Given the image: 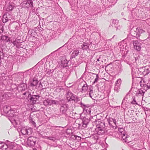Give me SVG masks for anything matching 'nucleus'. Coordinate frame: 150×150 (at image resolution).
<instances>
[{"label": "nucleus", "mask_w": 150, "mask_h": 150, "mask_svg": "<svg viewBox=\"0 0 150 150\" xmlns=\"http://www.w3.org/2000/svg\"><path fill=\"white\" fill-rule=\"evenodd\" d=\"M15 108H13L12 110L10 107L9 106L5 105L3 108V110L4 112L5 113H8L9 111L13 112H11L9 114V116L12 117L13 120L12 123L15 129L18 132V129L19 128V116L18 113L16 111V112Z\"/></svg>", "instance_id": "nucleus-1"}, {"label": "nucleus", "mask_w": 150, "mask_h": 150, "mask_svg": "<svg viewBox=\"0 0 150 150\" xmlns=\"http://www.w3.org/2000/svg\"><path fill=\"white\" fill-rule=\"evenodd\" d=\"M138 57H134L131 59V61L130 62L129 65L132 67V82L134 81V78L139 77L140 72L139 69L137 68V62L138 59Z\"/></svg>", "instance_id": "nucleus-2"}, {"label": "nucleus", "mask_w": 150, "mask_h": 150, "mask_svg": "<svg viewBox=\"0 0 150 150\" xmlns=\"http://www.w3.org/2000/svg\"><path fill=\"white\" fill-rule=\"evenodd\" d=\"M27 90V85L26 84L22 83L19 84L20 97H21V96L22 95L23 96L21 98H25L26 96V94H28V95H29L28 92H27L25 91V90Z\"/></svg>", "instance_id": "nucleus-3"}, {"label": "nucleus", "mask_w": 150, "mask_h": 150, "mask_svg": "<svg viewBox=\"0 0 150 150\" xmlns=\"http://www.w3.org/2000/svg\"><path fill=\"white\" fill-rule=\"evenodd\" d=\"M66 97L69 101L74 100L75 102H77L79 100L77 96L71 92L68 93Z\"/></svg>", "instance_id": "nucleus-4"}, {"label": "nucleus", "mask_w": 150, "mask_h": 150, "mask_svg": "<svg viewBox=\"0 0 150 150\" xmlns=\"http://www.w3.org/2000/svg\"><path fill=\"white\" fill-rule=\"evenodd\" d=\"M36 141V138L34 137H30L28 139L27 144L29 146H34Z\"/></svg>", "instance_id": "nucleus-5"}, {"label": "nucleus", "mask_w": 150, "mask_h": 150, "mask_svg": "<svg viewBox=\"0 0 150 150\" xmlns=\"http://www.w3.org/2000/svg\"><path fill=\"white\" fill-rule=\"evenodd\" d=\"M69 109V105L66 104H62L61 105L60 111L63 114H66L67 110Z\"/></svg>", "instance_id": "nucleus-6"}, {"label": "nucleus", "mask_w": 150, "mask_h": 150, "mask_svg": "<svg viewBox=\"0 0 150 150\" xmlns=\"http://www.w3.org/2000/svg\"><path fill=\"white\" fill-rule=\"evenodd\" d=\"M133 44L134 45V49L139 51L141 49V43L138 42L137 40H134L133 41Z\"/></svg>", "instance_id": "nucleus-7"}, {"label": "nucleus", "mask_w": 150, "mask_h": 150, "mask_svg": "<svg viewBox=\"0 0 150 150\" xmlns=\"http://www.w3.org/2000/svg\"><path fill=\"white\" fill-rule=\"evenodd\" d=\"M21 132L22 134L25 135L31 134L32 132V130L30 128H29L28 129L24 127L21 129Z\"/></svg>", "instance_id": "nucleus-8"}, {"label": "nucleus", "mask_w": 150, "mask_h": 150, "mask_svg": "<svg viewBox=\"0 0 150 150\" xmlns=\"http://www.w3.org/2000/svg\"><path fill=\"white\" fill-rule=\"evenodd\" d=\"M80 105L83 108L84 112L85 111L87 114H89L90 113L91 111L89 107L83 104L81 102Z\"/></svg>", "instance_id": "nucleus-9"}, {"label": "nucleus", "mask_w": 150, "mask_h": 150, "mask_svg": "<svg viewBox=\"0 0 150 150\" xmlns=\"http://www.w3.org/2000/svg\"><path fill=\"white\" fill-rule=\"evenodd\" d=\"M96 127L98 131H103V133L104 132V129L105 127V125L104 122H99V124L97 125Z\"/></svg>", "instance_id": "nucleus-10"}, {"label": "nucleus", "mask_w": 150, "mask_h": 150, "mask_svg": "<svg viewBox=\"0 0 150 150\" xmlns=\"http://www.w3.org/2000/svg\"><path fill=\"white\" fill-rule=\"evenodd\" d=\"M79 53V50L78 49H74L71 55L70 59H72L73 58H75L78 55Z\"/></svg>", "instance_id": "nucleus-11"}, {"label": "nucleus", "mask_w": 150, "mask_h": 150, "mask_svg": "<svg viewBox=\"0 0 150 150\" xmlns=\"http://www.w3.org/2000/svg\"><path fill=\"white\" fill-rule=\"evenodd\" d=\"M11 42L12 43L13 45L17 47H19V39L14 37L11 39Z\"/></svg>", "instance_id": "nucleus-12"}, {"label": "nucleus", "mask_w": 150, "mask_h": 150, "mask_svg": "<svg viewBox=\"0 0 150 150\" xmlns=\"http://www.w3.org/2000/svg\"><path fill=\"white\" fill-rule=\"evenodd\" d=\"M33 3L31 0H28V1H24L22 3V5L26 7H29V6H33Z\"/></svg>", "instance_id": "nucleus-13"}, {"label": "nucleus", "mask_w": 150, "mask_h": 150, "mask_svg": "<svg viewBox=\"0 0 150 150\" xmlns=\"http://www.w3.org/2000/svg\"><path fill=\"white\" fill-rule=\"evenodd\" d=\"M88 90V93L89 94V96L91 98H93L95 97L94 96V93L93 91V87L92 86H90Z\"/></svg>", "instance_id": "nucleus-14"}, {"label": "nucleus", "mask_w": 150, "mask_h": 150, "mask_svg": "<svg viewBox=\"0 0 150 150\" xmlns=\"http://www.w3.org/2000/svg\"><path fill=\"white\" fill-rule=\"evenodd\" d=\"M39 98V95H32L30 98V100L33 103H35L36 101L38 100Z\"/></svg>", "instance_id": "nucleus-15"}, {"label": "nucleus", "mask_w": 150, "mask_h": 150, "mask_svg": "<svg viewBox=\"0 0 150 150\" xmlns=\"http://www.w3.org/2000/svg\"><path fill=\"white\" fill-rule=\"evenodd\" d=\"M136 33V37H139L140 36V34L145 32L142 29L140 28H136L135 31Z\"/></svg>", "instance_id": "nucleus-16"}, {"label": "nucleus", "mask_w": 150, "mask_h": 150, "mask_svg": "<svg viewBox=\"0 0 150 150\" xmlns=\"http://www.w3.org/2000/svg\"><path fill=\"white\" fill-rule=\"evenodd\" d=\"M38 81L37 79L34 78L33 79L32 82L30 83V86H35L38 84Z\"/></svg>", "instance_id": "nucleus-17"}, {"label": "nucleus", "mask_w": 150, "mask_h": 150, "mask_svg": "<svg viewBox=\"0 0 150 150\" xmlns=\"http://www.w3.org/2000/svg\"><path fill=\"white\" fill-rule=\"evenodd\" d=\"M84 83H85V84L83 83V85L82 86V91L85 92L86 91H87L88 92V90L89 88V87L90 86H88L86 83L85 82H84Z\"/></svg>", "instance_id": "nucleus-18"}, {"label": "nucleus", "mask_w": 150, "mask_h": 150, "mask_svg": "<svg viewBox=\"0 0 150 150\" xmlns=\"http://www.w3.org/2000/svg\"><path fill=\"white\" fill-rule=\"evenodd\" d=\"M67 146L63 143L61 145H58L56 147H58L61 150H67Z\"/></svg>", "instance_id": "nucleus-19"}, {"label": "nucleus", "mask_w": 150, "mask_h": 150, "mask_svg": "<svg viewBox=\"0 0 150 150\" xmlns=\"http://www.w3.org/2000/svg\"><path fill=\"white\" fill-rule=\"evenodd\" d=\"M14 7L13 5L11 3L9 4L7 6H6V11H12Z\"/></svg>", "instance_id": "nucleus-20"}, {"label": "nucleus", "mask_w": 150, "mask_h": 150, "mask_svg": "<svg viewBox=\"0 0 150 150\" xmlns=\"http://www.w3.org/2000/svg\"><path fill=\"white\" fill-rule=\"evenodd\" d=\"M36 29L37 28H35L34 29H30L28 31L29 34H30L31 36L35 35L37 33Z\"/></svg>", "instance_id": "nucleus-21"}, {"label": "nucleus", "mask_w": 150, "mask_h": 150, "mask_svg": "<svg viewBox=\"0 0 150 150\" xmlns=\"http://www.w3.org/2000/svg\"><path fill=\"white\" fill-rule=\"evenodd\" d=\"M89 44L88 43H84L81 46L82 49L85 50L89 49Z\"/></svg>", "instance_id": "nucleus-22"}, {"label": "nucleus", "mask_w": 150, "mask_h": 150, "mask_svg": "<svg viewBox=\"0 0 150 150\" xmlns=\"http://www.w3.org/2000/svg\"><path fill=\"white\" fill-rule=\"evenodd\" d=\"M51 100L47 99L43 101V104L45 106L51 105Z\"/></svg>", "instance_id": "nucleus-23"}, {"label": "nucleus", "mask_w": 150, "mask_h": 150, "mask_svg": "<svg viewBox=\"0 0 150 150\" xmlns=\"http://www.w3.org/2000/svg\"><path fill=\"white\" fill-rule=\"evenodd\" d=\"M120 135H121V137L123 141H124V142H128V140L127 139V135L126 136V134H125L124 133H121V134H120Z\"/></svg>", "instance_id": "nucleus-24"}, {"label": "nucleus", "mask_w": 150, "mask_h": 150, "mask_svg": "<svg viewBox=\"0 0 150 150\" xmlns=\"http://www.w3.org/2000/svg\"><path fill=\"white\" fill-rule=\"evenodd\" d=\"M140 146V145L139 143H135L132 149L133 150H139L141 148Z\"/></svg>", "instance_id": "nucleus-25"}, {"label": "nucleus", "mask_w": 150, "mask_h": 150, "mask_svg": "<svg viewBox=\"0 0 150 150\" xmlns=\"http://www.w3.org/2000/svg\"><path fill=\"white\" fill-rule=\"evenodd\" d=\"M27 73L26 72H19V77L21 78V80L23 79L27 76Z\"/></svg>", "instance_id": "nucleus-26"}, {"label": "nucleus", "mask_w": 150, "mask_h": 150, "mask_svg": "<svg viewBox=\"0 0 150 150\" xmlns=\"http://www.w3.org/2000/svg\"><path fill=\"white\" fill-rule=\"evenodd\" d=\"M144 93L145 91H144L142 89H139L138 91H137L136 95V96H138L139 94H140L142 96H143L144 95Z\"/></svg>", "instance_id": "nucleus-27"}, {"label": "nucleus", "mask_w": 150, "mask_h": 150, "mask_svg": "<svg viewBox=\"0 0 150 150\" xmlns=\"http://www.w3.org/2000/svg\"><path fill=\"white\" fill-rule=\"evenodd\" d=\"M135 142L134 141H132L129 142L128 141V142L127 143H128V145L129 146L132 148H133L135 144Z\"/></svg>", "instance_id": "nucleus-28"}, {"label": "nucleus", "mask_w": 150, "mask_h": 150, "mask_svg": "<svg viewBox=\"0 0 150 150\" xmlns=\"http://www.w3.org/2000/svg\"><path fill=\"white\" fill-rule=\"evenodd\" d=\"M150 71L149 69L146 67L144 72L143 73L142 75L144 76L147 75L149 73Z\"/></svg>", "instance_id": "nucleus-29"}, {"label": "nucleus", "mask_w": 150, "mask_h": 150, "mask_svg": "<svg viewBox=\"0 0 150 150\" xmlns=\"http://www.w3.org/2000/svg\"><path fill=\"white\" fill-rule=\"evenodd\" d=\"M62 127L60 126H56L52 127V129L57 131V132H59V131H61L60 128H62Z\"/></svg>", "instance_id": "nucleus-30"}, {"label": "nucleus", "mask_w": 150, "mask_h": 150, "mask_svg": "<svg viewBox=\"0 0 150 150\" xmlns=\"http://www.w3.org/2000/svg\"><path fill=\"white\" fill-rule=\"evenodd\" d=\"M120 89V86L119 84H116L114 87V90L115 91L118 92Z\"/></svg>", "instance_id": "nucleus-31"}, {"label": "nucleus", "mask_w": 150, "mask_h": 150, "mask_svg": "<svg viewBox=\"0 0 150 150\" xmlns=\"http://www.w3.org/2000/svg\"><path fill=\"white\" fill-rule=\"evenodd\" d=\"M51 71V70L47 69V70L46 71V75L47 76H48L52 75V71Z\"/></svg>", "instance_id": "nucleus-32"}, {"label": "nucleus", "mask_w": 150, "mask_h": 150, "mask_svg": "<svg viewBox=\"0 0 150 150\" xmlns=\"http://www.w3.org/2000/svg\"><path fill=\"white\" fill-rule=\"evenodd\" d=\"M146 67H142L141 68H140L139 69V71L140 72V75L142 74L143 72H144Z\"/></svg>", "instance_id": "nucleus-33"}, {"label": "nucleus", "mask_w": 150, "mask_h": 150, "mask_svg": "<svg viewBox=\"0 0 150 150\" xmlns=\"http://www.w3.org/2000/svg\"><path fill=\"white\" fill-rule=\"evenodd\" d=\"M93 74L96 75V78L95 79L93 83V84H94L95 83L97 82L99 80V76L98 74Z\"/></svg>", "instance_id": "nucleus-34"}, {"label": "nucleus", "mask_w": 150, "mask_h": 150, "mask_svg": "<svg viewBox=\"0 0 150 150\" xmlns=\"http://www.w3.org/2000/svg\"><path fill=\"white\" fill-rule=\"evenodd\" d=\"M89 121V120L88 119L86 118V117H84L82 122L88 124Z\"/></svg>", "instance_id": "nucleus-35"}, {"label": "nucleus", "mask_w": 150, "mask_h": 150, "mask_svg": "<svg viewBox=\"0 0 150 150\" xmlns=\"http://www.w3.org/2000/svg\"><path fill=\"white\" fill-rule=\"evenodd\" d=\"M61 62L63 67H66L67 65V60H64Z\"/></svg>", "instance_id": "nucleus-36"}, {"label": "nucleus", "mask_w": 150, "mask_h": 150, "mask_svg": "<svg viewBox=\"0 0 150 150\" xmlns=\"http://www.w3.org/2000/svg\"><path fill=\"white\" fill-rule=\"evenodd\" d=\"M73 139L76 140L78 141H79L81 140V138L76 135H74Z\"/></svg>", "instance_id": "nucleus-37"}, {"label": "nucleus", "mask_w": 150, "mask_h": 150, "mask_svg": "<svg viewBox=\"0 0 150 150\" xmlns=\"http://www.w3.org/2000/svg\"><path fill=\"white\" fill-rule=\"evenodd\" d=\"M3 25L2 23H0V33H3Z\"/></svg>", "instance_id": "nucleus-38"}, {"label": "nucleus", "mask_w": 150, "mask_h": 150, "mask_svg": "<svg viewBox=\"0 0 150 150\" xmlns=\"http://www.w3.org/2000/svg\"><path fill=\"white\" fill-rule=\"evenodd\" d=\"M6 37L7 38H6L5 41L6 42H11V39H12V38H10L7 36H6Z\"/></svg>", "instance_id": "nucleus-39"}, {"label": "nucleus", "mask_w": 150, "mask_h": 150, "mask_svg": "<svg viewBox=\"0 0 150 150\" xmlns=\"http://www.w3.org/2000/svg\"><path fill=\"white\" fill-rule=\"evenodd\" d=\"M20 141L21 142V143L23 145H25L26 144V142L24 139L21 138Z\"/></svg>", "instance_id": "nucleus-40"}, {"label": "nucleus", "mask_w": 150, "mask_h": 150, "mask_svg": "<svg viewBox=\"0 0 150 150\" xmlns=\"http://www.w3.org/2000/svg\"><path fill=\"white\" fill-rule=\"evenodd\" d=\"M126 55H123L122 56V59L124 60L125 62H127L129 60L128 59H127L126 58Z\"/></svg>", "instance_id": "nucleus-41"}, {"label": "nucleus", "mask_w": 150, "mask_h": 150, "mask_svg": "<svg viewBox=\"0 0 150 150\" xmlns=\"http://www.w3.org/2000/svg\"><path fill=\"white\" fill-rule=\"evenodd\" d=\"M121 79H119L117 80L116 81V82L115 83V84H119V85L120 86V84L121 83Z\"/></svg>", "instance_id": "nucleus-42"}, {"label": "nucleus", "mask_w": 150, "mask_h": 150, "mask_svg": "<svg viewBox=\"0 0 150 150\" xmlns=\"http://www.w3.org/2000/svg\"><path fill=\"white\" fill-rule=\"evenodd\" d=\"M58 103V102L56 100H51V105L52 104H57Z\"/></svg>", "instance_id": "nucleus-43"}, {"label": "nucleus", "mask_w": 150, "mask_h": 150, "mask_svg": "<svg viewBox=\"0 0 150 150\" xmlns=\"http://www.w3.org/2000/svg\"><path fill=\"white\" fill-rule=\"evenodd\" d=\"M6 38V36L2 35L1 36V40L2 41H5Z\"/></svg>", "instance_id": "nucleus-44"}, {"label": "nucleus", "mask_w": 150, "mask_h": 150, "mask_svg": "<svg viewBox=\"0 0 150 150\" xmlns=\"http://www.w3.org/2000/svg\"><path fill=\"white\" fill-rule=\"evenodd\" d=\"M110 3L113 4H115L117 0H108Z\"/></svg>", "instance_id": "nucleus-45"}, {"label": "nucleus", "mask_w": 150, "mask_h": 150, "mask_svg": "<svg viewBox=\"0 0 150 150\" xmlns=\"http://www.w3.org/2000/svg\"><path fill=\"white\" fill-rule=\"evenodd\" d=\"M4 57L3 53L1 51H0V59H3Z\"/></svg>", "instance_id": "nucleus-46"}, {"label": "nucleus", "mask_w": 150, "mask_h": 150, "mask_svg": "<svg viewBox=\"0 0 150 150\" xmlns=\"http://www.w3.org/2000/svg\"><path fill=\"white\" fill-rule=\"evenodd\" d=\"M5 143L2 142L0 143V150H1L3 148Z\"/></svg>", "instance_id": "nucleus-47"}, {"label": "nucleus", "mask_w": 150, "mask_h": 150, "mask_svg": "<svg viewBox=\"0 0 150 150\" xmlns=\"http://www.w3.org/2000/svg\"><path fill=\"white\" fill-rule=\"evenodd\" d=\"M7 16H8L10 17V15L9 13H5L3 16V19L5 18H7Z\"/></svg>", "instance_id": "nucleus-48"}, {"label": "nucleus", "mask_w": 150, "mask_h": 150, "mask_svg": "<svg viewBox=\"0 0 150 150\" xmlns=\"http://www.w3.org/2000/svg\"><path fill=\"white\" fill-rule=\"evenodd\" d=\"M10 20V18H6L5 19H3V22L4 23H6Z\"/></svg>", "instance_id": "nucleus-49"}, {"label": "nucleus", "mask_w": 150, "mask_h": 150, "mask_svg": "<svg viewBox=\"0 0 150 150\" xmlns=\"http://www.w3.org/2000/svg\"><path fill=\"white\" fill-rule=\"evenodd\" d=\"M118 23V21L117 19H113L112 21V23L114 24H116Z\"/></svg>", "instance_id": "nucleus-50"}, {"label": "nucleus", "mask_w": 150, "mask_h": 150, "mask_svg": "<svg viewBox=\"0 0 150 150\" xmlns=\"http://www.w3.org/2000/svg\"><path fill=\"white\" fill-rule=\"evenodd\" d=\"M146 89H148L150 88V83H148L147 84V86H145Z\"/></svg>", "instance_id": "nucleus-51"}, {"label": "nucleus", "mask_w": 150, "mask_h": 150, "mask_svg": "<svg viewBox=\"0 0 150 150\" xmlns=\"http://www.w3.org/2000/svg\"><path fill=\"white\" fill-rule=\"evenodd\" d=\"M118 130L119 132H120L121 134V133H124V132H123L124 129L123 128L119 129Z\"/></svg>", "instance_id": "nucleus-52"}, {"label": "nucleus", "mask_w": 150, "mask_h": 150, "mask_svg": "<svg viewBox=\"0 0 150 150\" xmlns=\"http://www.w3.org/2000/svg\"><path fill=\"white\" fill-rule=\"evenodd\" d=\"M140 85L142 87L144 88V89L145 90V91H146L147 90L146 89V87H145V86H147V84L146 85V84H145L142 85V84H140Z\"/></svg>", "instance_id": "nucleus-53"}, {"label": "nucleus", "mask_w": 150, "mask_h": 150, "mask_svg": "<svg viewBox=\"0 0 150 150\" xmlns=\"http://www.w3.org/2000/svg\"><path fill=\"white\" fill-rule=\"evenodd\" d=\"M131 103L132 104H137L134 98L133 99V100L131 102Z\"/></svg>", "instance_id": "nucleus-54"}, {"label": "nucleus", "mask_w": 150, "mask_h": 150, "mask_svg": "<svg viewBox=\"0 0 150 150\" xmlns=\"http://www.w3.org/2000/svg\"><path fill=\"white\" fill-rule=\"evenodd\" d=\"M82 126L84 128H86L87 127V124L82 123Z\"/></svg>", "instance_id": "nucleus-55"}, {"label": "nucleus", "mask_w": 150, "mask_h": 150, "mask_svg": "<svg viewBox=\"0 0 150 150\" xmlns=\"http://www.w3.org/2000/svg\"><path fill=\"white\" fill-rule=\"evenodd\" d=\"M9 94H10L9 93H5L3 95V96L4 97H6V96H9L8 95Z\"/></svg>", "instance_id": "nucleus-56"}, {"label": "nucleus", "mask_w": 150, "mask_h": 150, "mask_svg": "<svg viewBox=\"0 0 150 150\" xmlns=\"http://www.w3.org/2000/svg\"><path fill=\"white\" fill-rule=\"evenodd\" d=\"M39 84V87H40V88H42V87L43 86L42 84H41V82H40V83Z\"/></svg>", "instance_id": "nucleus-57"}, {"label": "nucleus", "mask_w": 150, "mask_h": 150, "mask_svg": "<svg viewBox=\"0 0 150 150\" xmlns=\"http://www.w3.org/2000/svg\"><path fill=\"white\" fill-rule=\"evenodd\" d=\"M112 120H113V123L115 124V125H116V121L115 120H113V119H112Z\"/></svg>", "instance_id": "nucleus-58"}, {"label": "nucleus", "mask_w": 150, "mask_h": 150, "mask_svg": "<svg viewBox=\"0 0 150 150\" xmlns=\"http://www.w3.org/2000/svg\"><path fill=\"white\" fill-rule=\"evenodd\" d=\"M19 59H23V58H24V59L25 58V57H23L22 55H19Z\"/></svg>", "instance_id": "nucleus-59"}, {"label": "nucleus", "mask_w": 150, "mask_h": 150, "mask_svg": "<svg viewBox=\"0 0 150 150\" xmlns=\"http://www.w3.org/2000/svg\"><path fill=\"white\" fill-rule=\"evenodd\" d=\"M109 67V64L107 66L105 67V69L107 68H108V67Z\"/></svg>", "instance_id": "nucleus-60"}, {"label": "nucleus", "mask_w": 150, "mask_h": 150, "mask_svg": "<svg viewBox=\"0 0 150 150\" xmlns=\"http://www.w3.org/2000/svg\"><path fill=\"white\" fill-rule=\"evenodd\" d=\"M117 38V35H114L113 36V37H112V38Z\"/></svg>", "instance_id": "nucleus-61"}, {"label": "nucleus", "mask_w": 150, "mask_h": 150, "mask_svg": "<svg viewBox=\"0 0 150 150\" xmlns=\"http://www.w3.org/2000/svg\"><path fill=\"white\" fill-rule=\"evenodd\" d=\"M32 124L33 125H35V122L33 121H32Z\"/></svg>", "instance_id": "nucleus-62"}, {"label": "nucleus", "mask_w": 150, "mask_h": 150, "mask_svg": "<svg viewBox=\"0 0 150 150\" xmlns=\"http://www.w3.org/2000/svg\"><path fill=\"white\" fill-rule=\"evenodd\" d=\"M148 54L149 55H150V51H148Z\"/></svg>", "instance_id": "nucleus-63"}, {"label": "nucleus", "mask_w": 150, "mask_h": 150, "mask_svg": "<svg viewBox=\"0 0 150 150\" xmlns=\"http://www.w3.org/2000/svg\"><path fill=\"white\" fill-rule=\"evenodd\" d=\"M22 48V50H25V49H23L22 48V47H20V46H19V48Z\"/></svg>", "instance_id": "nucleus-64"}]
</instances>
